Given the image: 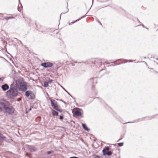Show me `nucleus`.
I'll list each match as a JSON object with an SVG mask.
<instances>
[{
	"label": "nucleus",
	"mask_w": 158,
	"mask_h": 158,
	"mask_svg": "<svg viewBox=\"0 0 158 158\" xmlns=\"http://www.w3.org/2000/svg\"><path fill=\"white\" fill-rule=\"evenodd\" d=\"M102 60L99 58H96L95 59H92L91 60H89L87 61V63L89 64L91 66H92L94 64H98L97 66H100Z\"/></svg>",
	"instance_id": "nucleus-1"
},
{
	"label": "nucleus",
	"mask_w": 158,
	"mask_h": 158,
	"mask_svg": "<svg viewBox=\"0 0 158 158\" xmlns=\"http://www.w3.org/2000/svg\"><path fill=\"white\" fill-rule=\"evenodd\" d=\"M6 94L12 98L17 95L18 91L14 88L10 87V90L7 92Z\"/></svg>",
	"instance_id": "nucleus-2"
},
{
	"label": "nucleus",
	"mask_w": 158,
	"mask_h": 158,
	"mask_svg": "<svg viewBox=\"0 0 158 158\" xmlns=\"http://www.w3.org/2000/svg\"><path fill=\"white\" fill-rule=\"evenodd\" d=\"M51 101L52 106L54 109L60 112L62 111L61 109L58 105L57 102H56L54 100H51Z\"/></svg>",
	"instance_id": "nucleus-3"
},
{
	"label": "nucleus",
	"mask_w": 158,
	"mask_h": 158,
	"mask_svg": "<svg viewBox=\"0 0 158 158\" xmlns=\"http://www.w3.org/2000/svg\"><path fill=\"white\" fill-rule=\"evenodd\" d=\"M80 110V109L75 108L72 110V112L74 115H76L79 116L81 118H83L84 116L83 113Z\"/></svg>",
	"instance_id": "nucleus-4"
},
{
	"label": "nucleus",
	"mask_w": 158,
	"mask_h": 158,
	"mask_svg": "<svg viewBox=\"0 0 158 158\" xmlns=\"http://www.w3.org/2000/svg\"><path fill=\"white\" fill-rule=\"evenodd\" d=\"M9 104V102L4 99H0V105H1L5 109Z\"/></svg>",
	"instance_id": "nucleus-5"
},
{
	"label": "nucleus",
	"mask_w": 158,
	"mask_h": 158,
	"mask_svg": "<svg viewBox=\"0 0 158 158\" xmlns=\"http://www.w3.org/2000/svg\"><path fill=\"white\" fill-rule=\"evenodd\" d=\"M6 111L9 114H12L14 113L15 111L14 108L11 106L9 107L8 106H7L5 109Z\"/></svg>",
	"instance_id": "nucleus-6"
},
{
	"label": "nucleus",
	"mask_w": 158,
	"mask_h": 158,
	"mask_svg": "<svg viewBox=\"0 0 158 158\" xmlns=\"http://www.w3.org/2000/svg\"><path fill=\"white\" fill-rule=\"evenodd\" d=\"M41 65L45 68L51 67L53 65L52 63L48 62L47 63H43L41 64Z\"/></svg>",
	"instance_id": "nucleus-7"
},
{
	"label": "nucleus",
	"mask_w": 158,
	"mask_h": 158,
	"mask_svg": "<svg viewBox=\"0 0 158 158\" xmlns=\"http://www.w3.org/2000/svg\"><path fill=\"white\" fill-rule=\"evenodd\" d=\"M9 86L6 84H5L2 86V88L3 91H6L9 89Z\"/></svg>",
	"instance_id": "nucleus-8"
},
{
	"label": "nucleus",
	"mask_w": 158,
	"mask_h": 158,
	"mask_svg": "<svg viewBox=\"0 0 158 158\" xmlns=\"http://www.w3.org/2000/svg\"><path fill=\"white\" fill-rule=\"evenodd\" d=\"M28 149L31 152H34L36 150V148L35 147H33L31 146H28Z\"/></svg>",
	"instance_id": "nucleus-9"
},
{
	"label": "nucleus",
	"mask_w": 158,
	"mask_h": 158,
	"mask_svg": "<svg viewBox=\"0 0 158 158\" xmlns=\"http://www.w3.org/2000/svg\"><path fill=\"white\" fill-rule=\"evenodd\" d=\"M82 125L84 128V129L86 131H89L90 130L86 126V124L84 123H82Z\"/></svg>",
	"instance_id": "nucleus-10"
},
{
	"label": "nucleus",
	"mask_w": 158,
	"mask_h": 158,
	"mask_svg": "<svg viewBox=\"0 0 158 158\" xmlns=\"http://www.w3.org/2000/svg\"><path fill=\"white\" fill-rule=\"evenodd\" d=\"M32 94V92L31 91H27L25 93V95L27 97H29L30 95V96H31V95Z\"/></svg>",
	"instance_id": "nucleus-11"
},
{
	"label": "nucleus",
	"mask_w": 158,
	"mask_h": 158,
	"mask_svg": "<svg viewBox=\"0 0 158 158\" xmlns=\"http://www.w3.org/2000/svg\"><path fill=\"white\" fill-rule=\"evenodd\" d=\"M112 154V152L111 151H108L106 152H104L103 154L104 155H107V156H109L111 155Z\"/></svg>",
	"instance_id": "nucleus-12"
},
{
	"label": "nucleus",
	"mask_w": 158,
	"mask_h": 158,
	"mask_svg": "<svg viewBox=\"0 0 158 158\" xmlns=\"http://www.w3.org/2000/svg\"><path fill=\"white\" fill-rule=\"evenodd\" d=\"M9 15V16H8L9 19H14L16 16V15Z\"/></svg>",
	"instance_id": "nucleus-13"
},
{
	"label": "nucleus",
	"mask_w": 158,
	"mask_h": 158,
	"mask_svg": "<svg viewBox=\"0 0 158 158\" xmlns=\"http://www.w3.org/2000/svg\"><path fill=\"white\" fill-rule=\"evenodd\" d=\"M109 149V148L108 147H106L104 148L102 150L103 153H104V152H106L107 151H108Z\"/></svg>",
	"instance_id": "nucleus-14"
},
{
	"label": "nucleus",
	"mask_w": 158,
	"mask_h": 158,
	"mask_svg": "<svg viewBox=\"0 0 158 158\" xmlns=\"http://www.w3.org/2000/svg\"><path fill=\"white\" fill-rule=\"evenodd\" d=\"M52 114L53 115H56V116H58V113L56 112V111L52 110Z\"/></svg>",
	"instance_id": "nucleus-15"
},
{
	"label": "nucleus",
	"mask_w": 158,
	"mask_h": 158,
	"mask_svg": "<svg viewBox=\"0 0 158 158\" xmlns=\"http://www.w3.org/2000/svg\"><path fill=\"white\" fill-rule=\"evenodd\" d=\"M48 82L45 81L44 83V86L45 87H47L48 86Z\"/></svg>",
	"instance_id": "nucleus-16"
},
{
	"label": "nucleus",
	"mask_w": 158,
	"mask_h": 158,
	"mask_svg": "<svg viewBox=\"0 0 158 158\" xmlns=\"http://www.w3.org/2000/svg\"><path fill=\"white\" fill-rule=\"evenodd\" d=\"M95 79H96V78H92V79H91L89 81H88V82L89 83H93V81L94 80H95Z\"/></svg>",
	"instance_id": "nucleus-17"
},
{
	"label": "nucleus",
	"mask_w": 158,
	"mask_h": 158,
	"mask_svg": "<svg viewBox=\"0 0 158 158\" xmlns=\"http://www.w3.org/2000/svg\"><path fill=\"white\" fill-rule=\"evenodd\" d=\"M118 145L119 146H122L123 145V143H118Z\"/></svg>",
	"instance_id": "nucleus-18"
},
{
	"label": "nucleus",
	"mask_w": 158,
	"mask_h": 158,
	"mask_svg": "<svg viewBox=\"0 0 158 158\" xmlns=\"http://www.w3.org/2000/svg\"><path fill=\"white\" fill-rule=\"evenodd\" d=\"M52 81L53 80L52 79H49L48 82V83H51L52 82Z\"/></svg>",
	"instance_id": "nucleus-19"
},
{
	"label": "nucleus",
	"mask_w": 158,
	"mask_h": 158,
	"mask_svg": "<svg viewBox=\"0 0 158 158\" xmlns=\"http://www.w3.org/2000/svg\"><path fill=\"white\" fill-rule=\"evenodd\" d=\"M71 98H72L73 99V102H75V98H73L72 96H71L70 94H69Z\"/></svg>",
	"instance_id": "nucleus-20"
},
{
	"label": "nucleus",
	"mask_w": 158,
	"mask_h": 158,
	"mask_svg": "<svg viewBox=\"0 0 158 158\" xmlns=\"http://www.w3.org/2000/svg\"><path fill=\"white\" fill-rule=\"evenodd\" d=\"M77 19L75 20V21H74V22H71V23H70V24H72L73 23L75 22L76 21H79V20H80V19Z\"/></svg>",
	"instance_id": "nucleus-21"
},
{
	"label": "nucleus",
	"mask_w": 158,
	"mask_h": 158,
	"mask_svg": "<svg viewBox=\"0 0 158 158\" xmlns=\"http://www.w3.org/2000/svg\"><path fill=\"white\" fill-rule=\"evenodd\" d=\"M52 152V151H49L47 152V153L48 154H50Z\"/></svg>",
	"instance_id": "nucleus-22"
},
{
	"label": "nucleus",
	"mask_w": 158,
	"mask_h": 158,
	"mask_svg": "<svg viewBox=\"0 0 158 158\" xmlns=\"http://www.w3.org/2000/svg\"><path fill=\"white\" fill-rule=\"evenodd\" d=\"M71 64L72 66H74L75 64H73V63L72 62H70V64Z\"/></svg>",
	"instance_id": "nucleus-23"
},
{
	"label": "nucleus",
	"mask_w": 158,
	"mask_h": 158,
	"mask_svg": "<svg viewBox=\"0 0 158 158\" xmlns=\"http://www.w3.org/2000/svg\"><path fill=\"white\" fill-rule=\"evenodd\" d=\"M27 87H26V86H24V89H23V91H25L26 90V89H27Z\"/></svg>",
	"instance_id": "nucleus-24"
},
{
	"label": "nucleus",
	"mask_w": 158,
	"mask_h": 158,
	"mask_svg": "<svg viewBox=\"0 0 158 158\" xmlns=\"http://www.w3.org/2000/svg\"><path fill=\"white\" fill-rule=\"evenodd\" d=\"M94 158H100V157L97 156L95 155L94 156Z\"/></svg>",
	"instance_id": "nucleus-25"
},
{
	"label": "nucleus",
	"mask_w": 158,
	"mask_h": 158,
	"mask_svg": "<svg viewBox=\"0 0 158 158\" xmlns=\"http://www.w3.org/2000/svg\"><path fill=\"white\" fill-rule=\"evenodd\" d=\"M4 19H5V20H7L9 19H8V17H6V18H5Z\"/></svg>",
	"instance_id": "nucleus-26"
},
{
	"label": "nucleus",
	"mask_w": 158,
	"mask_h": 158,
	"mask_svg": "<svg viewBox=\"0 0 158 158\" xmlns=\"http://www.w3.org/2000/svg\"><path fill=\"white\" fill-rule=\"evenodd\" d=\"M2 111V107H0V112H1Z\"/></svg>",
	"instance_id": "nucleus-27"
},
{
	"label": "nucleus",
	"mask_w": 158,
	"mask_h": 158,
	"mask_svg": "<svg viewBox=\"0 0 158 158\" xmlns=\"http://www.w3.org/2000/svg\"><path fill=\"white\" fill-rule=\"evenodd\" d=\"M63 118V117L62 116H60V119H62Z\"/></svg>",
	"instance_id": "nucleus-28"
},
{
	"label": "nucleus",
	"mask_w": 158,
	"mask_h": 158,
	"mask_svg": "<svg viewBox=\"0 0 158 158\" xmlns=\"http://www.w3.org/2000/svg\"><path fill=\"white\" fill-rule=\"evenodd\" d=\"M98 22L100 24L101 26H102V24L99 21H98Z\"/></svg>",
	"instance_id": "nucleus-29"
},
{
	"label": "nucleus",
	"mask_w": 158,
	"mask_h": 158,
	"mask_svg": "<svg viewBox=\"0 0 158 158\" xmlns=\"http://www.w3.org/2000/svg\"><path fill=\"white\" fill-rule=\"evenodd\" d=\"M132 61L131 60H130H130H127V62H132Z\"/></svg>",
	"instance_id": "nucleus-30"
},
{
	"label": "nucleus",
	"mask_w": 158,
	"mask_h": 158,
	"mask_svg": "<svg viewBox=\"0 0 158 158\" xmlns=\"http://www.w3.org/2000/svg\"><path fill=\"white\" fill-rule=\"evenodd\" d=\"M105 63H106V64H109V63H108V62H107V61H105Z\"/></svg>",
	"instance_id": "nucleus-31"
},
{
	"label": "nucleus",
	"mask_w": 158,
	"mask_h": 158,
	"mask_svg": "<svg viewBox=\"0 0 158 158\" xmlns=\"http://www.w3.org/2000/svg\"><path fill=\"white\" fill-rule=\"evenodd\" d=\"M99 2H102V0H98Z\"/></svg>",
	"instance_id": "nucleus-32"
},
{
	"label": "nucleus",
	"mask_w": 158,
	"mask_h": 158,
	"mask_svg": "<svg viewBox=\"0 0 158 158\" xmlns=\"http://www.w3.org/2000/svg\"><path fill=\"white\" fill-rule=\"evenodd\" d=\"M142 26L143 27H144V26L143 24L142 25Z\"/></svg>",
	"instance_id": "nucleus-33"
},
{
	"label": "nucleus",
	"mask_w": 158,
	"mask_h": 158,
	"mask_svg": "<svg viewBox=\"0 0 158 158\" xmlns=\"http://www.w3.org/2000/svg\"><path fill=\"white\" fill-rule=\"evenodd\" d=\"M31 110V108H30V109H29V110Z\"/></svg>",
	"instance_id": "nucleus-34"
},
{
	"label": "nucleus",
	"mask_w": 158,
	"mask_h": 158,
	"mask_svg": "<svg viewBox=\"0 0 158 158\" xmlns=\"http://www.w3.org/2000/svg\"><path fill=\"white\" fill-rule=\"evenodd\" d=\"M2 79H1V78H0V81H1V80Z\"/></svg>",
	"instance_id": "nucleus-35"
},
{
	"label": "nucleus",
	"mask_w": 158,
	"mask_h": 158,
	"mask_svg": "<svg viewBox=\"0 0 158 158\" xmlns=\"http://www.w3.org/2000/svg\"><path fill=\"white\" fill-rule=\"evenodd\" d=\"M80 110H81V111H82V110H81L80 109Z\"/></svg>",
	"instance_id": "nucleus-36"
},
{
	"label": "nucleus",
	"mask_w": 158,
	"mask_h": 158,
	"mask_svg": "<svg viewBox=\"0 0 158 158\" xmlns=\"http://www.w3.org/2000/svg\"><path fill=\"white\" fill-rule=\"evenodd\" d=\"M80 110H81V111H82V110H81L80 109Z\"/></svg>",
	"instance_id": "nucleus-37"
},
{
	"label": "nucleus",
	"mask_w": 158,
	"mask_h": 158,
	"mask_svg": "<svg viewBox=\"0 0 158 158\" xmlns=\"http://www.w3.org/2000/svg\"><path fill=\"white\" fill-rule=\"evenodd\" d=\"M120 139L118 140V141H119V140H120Z\"/></svg>",
	"instance_id": "nucleus-38"
},
{
	"label": "nucleus",
	"mask_w": 158,
	"mask_h": 158,
	"mask_svg": "<svg viewBox=\"0 0 158 158\" xmlns=\"http://www.w3.org/2000/svg\"><path fill=\"white\" fill-rule=\"evenodd\" d=\"M145 64H147L146 62H145Z\"/></svg>",
	"instance_id": "nucleus-39"
},
{
	"label": "nucleus",
	"mask_w": 158,
	"mask_h": 158,
	"mask_svg": "<svg viewBox=\"0 0 158 158\" xmlns=\"http://www.w3.org/2000/svg\"><path fill=\"white\" fill-rule=\"evenodd\" d=\"M93 2V0H92V2Z\"/></svg>",
	"instance_id": "nucleus-40"
},
{
	"label": "nucleus",
	"mask_w": 158,
	"mask_h": 158,
	"mask_svg": "<svg viewBox=\"0 0 158 158\" xmlns=\"http://www.w3.org/2000/svg\"><path fill=\"white\" fill-rule=\"evenodd\" d=\"M156 73H158V72H156Z\"/></svg>",
	"instance_id": "nucleus-41"
}]
</instances>
